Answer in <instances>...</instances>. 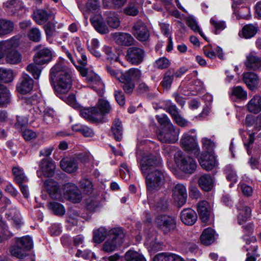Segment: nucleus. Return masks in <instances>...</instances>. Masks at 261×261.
Segmentation results:
<instances>
[{
	"mask_svg": "<svg viewBox=\"0 0 261 261\" xmlns=\"http://www.w3.org/2000/svg\"><path fill=\"white\" fill-rule=\"evenodd\" d=\"M14 29V24L11 20L0 19V36H4L11 33Z\"/></svg>",
	"mask_w": 261,
	"mask_h": 261,
	"instance_id": "obj_35",
	"label": "nucleus"
},
{
	"mask_svg": "<svg viewBox=\"0 0 261 261\" xmlns=\"http://www.w3.org/2000/svg\"><path fill=\"white\" fill-rule=\"evenodd\" d=\"M231 96L237 99L244 100L247 99V93L241 86H238L232 88Z\"/></svg>",
	"mask_w": 261,
	"mask_h": 261,
	"instance_id": "obj_38",
	"label": "nucleus"
},
{
	"mask_svg": "<svg viewBox=\"0 0 261 261\" xmlns=\"http://www.w3.org/2000/svg\"><path fill=\"white\" fill-rule=\"evenodd\" d=\"M181 221L187 225H193L197 219L195 212L191 208H185L180 213Z\"/></svg>",
	"mask_w": 261,
	"mask_h": 261,
	"instance_id": "obj_19",
	"label": "nucleus"
},
{
	"mask_svg": "<svg viewBox=\"0 0 261 261\" xmlns=\"http://www.w3.org/2000/svg\"><path fill=\"white\" fill-rule=\"evenodd\" d=\"M62 192L65 198L74 203H79L82 199L81 191L74 184H65L62 189Z\"/></svg>",
	"mask_w": 261,
	"mask_h": 261,
	"instance_id": "obj_10",
	"label": "nucleus"
},
{
	"mask_svg": "<svg viewBox=\"0 0 261 261\" xmlns=\"http://www.w3.org/2000/svg\"><path fill=\"white\" fill-rule=\"evenodd\" d=\"M136 156L139 168L147 183V154L146 144L145 142H140L138 144Z\"/></svg>",
	"mask_w": 261,
	"mask_h": 261,
	"instance_id": "obj_9",
	"label": "nucleus"
},
{
	"mask_svg": "<svg viewBox=\"0 0 261 261\" xmlns=\"http://www.w3.org/2000/svg\"><path fill=\"white\" fill-rule=\"evenodd\" d=\"M14 79L12 70L0 68V80L5 83L11 82Z\"/></svg>",
	"mask_w": 261,
	"mask_h": 261,
	"instance_id": "obj_50",
	"label": "nucleus"
},
{
	"mask_svg": "<svg viewBox=\"0 0 261 261\" xmlns=\"http://www.w3.org/2000/svg\"><path fill=\"white\" fill-rule=\"evenodd\" d=\"M172 197L178 207L184 205L187 197L186 187L183 185L177 184L172 190Z\"/></svg>",
	"mask_w": 261,
	"mask_h": 261,
	"instance_id": "obj_14",
	"label": "nucleus"
},
{
	"mask_svg": "<svg viewBox=\"0 0 261 261\" xmlns=\"http://www.w3.org/2000/svg\"><path fill=\"white\" fill-rule=\"evenodd\" d=\"M89 83V86L97 92H101L103 87V84L100 77L95 73L89 74L86 78Z\"/></svg>",
	"mask_w": 261,
	"mask_h": 261,
	"instance_id": "obj_25",
	"label": "nucleus"
},
{
	"mask_svg": "<svg viewBox=\"0 0 261 261\" xmlns=\"http://www.w3.org/2000/svg\"><path fill=\"white\" fill-rule=\"evenodd\" d=\"M152 261H185L179 255L172 253L164 252L156 255Z\"/></svg>",
	"mask_w": 261,
	"mask_h": 261,
	"instance_id": "obj_30",
	"label": "nucleus"
},
{
	"mask_svg": "<svg viewBox=\"0 0 261 261\" xmlns=\"http://www.w3.org/2000/svg\"><path fill=\"white\" fill-rule=\"evenodd\" d=\"M170 65L168 59L165 57H162L156 60L154 64L155 68L159 69H164L168 68Z\"/></svg>",
	"mask_w": 261,
	"mask_h": 261,
	"instance_id": "obj_58",
	"label": "nucleus"
},
{
	"mask_svg": "<svg viewBox=\"0 0 261 261\" xmlns=\"http://www.w3.org/2000/svg\"><path fill=\"white\" fill-rule=\"evenodd\" d=\"M179 134V129L173 124H170L163 128L158 138L163 143H174L178 140Z\"/></svg>",
	"mask_w": 261,
	"mask_h": 261,
	"instance_id": "obj_8",
	"label": "nucleus"
},
{
	"mask_svg": "<svg viewBox=\"0 0 261 261\" xmlns=\"http://www.w3.org/2000/svg\"><path fill=\"white\" fill-rule=\"evenodd\" d=\"M48 192L51 197L53 199H60L62 197V195H63L62 189L60 190L58 186L56 185L50 187L48 189Z\"/></svg>",
	"mask_w": 261,
	"mask_h": 261,
	"instance_id": "obj_59",
	"label": "nucleus"
},
{
	"mask_svg": "<svg viewBox=\"0 0 261 261\" xmlns=\"http://www.w3.org/2000/svg\"><path fill=\"white\" fill-rule=\"evenodd\" d=\"M81 188L87 194L91 193L93 191L92 182L87 179H83L80 181Z\"/></svg>",
	"mask_w": 261,
	"mask_h": 261,
	"instance_id": "obj_61",
	"label": "nucleus"
},
{
	"mask_svg": "<svg viewBox=\"0 0 261 261\" xmlns=\"http://www.w3.org/2000/svg\"><path fill=\"white\" fill-rule=\"evenodd\" d=\"M55 117V112L53 109L46 108L44 110L43 120L47 124L52 123Z\"/></svg>",
	"mask_w": 261,
	"mask_h": 261,
	"instance_id": "obj_56",
	"label": "nucleus"
},
{
	"mask_svg": "<svg viewBox=\"0 0 261 261\" xmlns=\"http://www.w3.org/2000/svg\"><path fill=\"white\" fill-rule=\"evenodd\" d=\"M95 107L98 113L97 116L99 119L101 118L103 115L109 113L111 110L110 103L103 98L99 99Z\"/></svg>",
	"mask_w": 261,
	"mask_h": 261,
	"instance_id": "obj_28",
	"label": "nucleus"
},
{
	"mask_svg": "<svg viewBox=\"0 0 261 261\" xmlns=\"http://www.w3.org/2000/svg\"><path fill=\"white\" fill-rule=\"evenodd\" d=\"M107 21L109 25L113 29H117L120 25V20L115 12H110L107 13Z\"/></svg>",
	"mask_w": 261,
	"mask_h": 261,
	"instance_id": "obj_47",
	"label": "nucleus"
},
{
	"mask_svg": "<svg viewBox=\"0 0 261 261\" xmlns=\"http://www.w3.org/2000/svg\"><path fill=\"white\" fill-rule=\"evenodd\" d=\"M90 20L94 28L98 33L104 34L109 32V29L103 21L101 15L96 14L91 17Z\"/></svg>",
	"mask_w": 261,
	"mask_h": 261,
	"instance_id": "obj_21",
	"label": "nucleus"
},
{
	"mask_svg": "<svg viewBox=\"0 0 261 261\" xmlns=\"http://www.w3.org/2000/svg\"><path fill=\"white\" fill-rule=\"evenodd\" d=\"M50 79L54 82L57 95L67 93L72 86L71 70L63 60L58 61L50 70Z\"/></svg>",
	"mask_w": 261,
	"mask_h": 261,
	"instance_id": "obj_1",
	"label": "nucleus"
},
{
	"mask_svg": "<svg viewBox=\"0 0 261 261\" xmlns=\"http://www.w3.org/2000/svg\"><path fill=\"white\" fill-rule=\"evenodd\" d=\"M243 81L250 89H253L258 84V78L253 72H246L243 74Z\"/></svg>",
	"mask_w": 261,
	"mask_h": 261,
	"instance_id": "obj_33",
	"label": "nucleus"
},
{
	"mask_svg": "<svg viewBox=\"0 0 261 261\" xmlns=\"http://www.w3.org/2000/svg\"><path fill=\"white\" fill-rule=\"evenodd\" d=\"M132 33L140 41H145L147 40V26L145 22L141 20L135 23Z\"/></svg>",
	"mask_w": 261,
	"mask_h": 261,
	"instance_id": "obj_16",
	"label": "nucleus"
},
{
	"mask_svg": "<svg viewBox=\"0 0 261 261\" xmlns=\"http://www.w3.org/2000/svg\"><path fill=\"white\" fill-rule=\"evenodd\" d=\"M80 113L83 118L92 122H96L99 120L97 116L98 113L94 107L81 109Z\"/></svg>",
	"mask_w": 261,
	"mask_h": 261,
	"instance_id": "obj_27",
	"label": "nucleus"
},
{
	"mask_svg": "<svg viewBox=\"0 0 261 261\" xmlns=\"http://www.w3.org/2000/svg\"><path fill=\"white\" fill-rule=\"evenodd\" d=\"M175 162L177 166L184 172L193 173L196 169V163L192 158L186 156L181 151H177L174 154Z\"/></svg>",
	"mask_w": 261,
	"mask_h": 261,
	"instance_id": "obj_6",
	"label": "nucleus"
},
{
	"mask_svg": "<svg viewBox=\"0 0 261 261\" xmlns=\"http://www.w3.org/2000/svg\"><path fill=\"white\" fill-rule=\"evenodd\" d=\"M53 54L49 49L44 48L41 49L34 57L35 63H31L27 66V71L32 74L34 79H38L41 69L36 64L43 65L47 63L51 60Z\"/></svg>",
	"mask_w": 261,
	"mask_h": 261,
	"instance_id": "obj_3",
	"label": "nucleus"
},
{
	"mask_svg": "<svg viewBox=\"0 0 261 261\" xmlns=\"http://www.w3.org/2000/svg\"><path fill=\"white\" fill-rule=\"evenodd\" d=\"M257 32V28L253 24H249L245 25L242 29V32L244 38L246 39L253 37Z\"/></svg>",
	"mask_w": 261,
	"mask_h": 261,
	"instance_id": "obj_46",
	"label": "nucleus"
},
{
	"mask_svg": "<svg viewBox=\"0 0 261 261\" xmlns=\"http://www.w3.org/2000/svg\"><path fill=\"white\" fill-rule=\"evenodd\" d=\"M245 64L249 69L255 70L261 69V59L255 55L250 54L247 57Z\"/></svg>",
	"mask_w": 261,
	"mask_h": 261,
	"instance_id": "obj_29",
	"label": "nucleus"
},
{
	"mask_svg": "<svg viewBox=\"0 0 261 261\" xmlns=\"http://www.w3.org/2000/svg\"><path fill=\"white\" fill-rule=\"evenodd\" d=\"M161 164L162 160L158 152L148 155V171L150 169L151 167L154 168L160 166Z\"/></svg>",
	"mask_w": 261,
	"mask_h": 261,
	"instance_id": "obj_44",
	"label": "nucleus"
},
{
	"mask_svg": "<svg viewBox=\"0 0 261 261\" xmlns=\"http://www.w3.org/2000/svg\"><path fill=\"white\" fill-rule=\"evenodd\" d=\"M144 55L145 51L142 48L133 46L128 48L126 58L129 63L138 65L143 61Z\"/></svg>",
	"mask_w": 261,
	"mask_h": 261,
	"instance_id": "obj_13",
	"label": "nucleus"
},
{
	"mask_svg": "<svg viewBox=\"0 0 261 261\" xmlns=\"http://www.w3.org/2000/svg\"><path fill=\"white\" fill-rule=\"evenodd\" d=\"M199 162L202 168L207 171L212 170L216 164L215 156L210 153L202 154Z\"/></svg>",
	"mask_w": 261,
	"mask_h": 261,
	"instance_id": "obj_20",
	"label": "nucleus"
},
{
	"mask_svg": "<svg viewBox=\"0 0 261 261\" xmlns=\"http://www.w3.org/2000/svg\"><path fill=\"white\" fill-rule=\"evenodd\" d=\"M181 146L185 150L191 151L195 155H199L200 149L195 138L188 134H185L180 140Z\"/></svg>",
	"mask_w": 261,
	"mask_h": 261,
	"instance_id": "obj_12",
	"label": "nucleus"
},
{
	"mask_svg": "<svg viewBox=\"0 0 261 261\" xmlns=\"http://www.w3.org/2000/svg\"><path fill=\"white\" fill-rule=\"evenodd\" d=\"M197 210L201 221L204 223L207 222L212 212L210 204L206 201H201L197 204Z\"/></svg>",
	"mask_w": 261,
	"mask_h": 261,
	"instance_id": "obj_17",
	"label": "nucleus"
},
{
	"mask_svg": "<svg viewBox=\"0 0 261 261\" xmlns=\"http://www.w3.org/2000/svg\"><path fill=\"white\" fill-rule=\"evenodd\" d=\"M198 183L201 189L205 191H211L214 186L212 176L207 174L201 175L198 180Z\"/></svg>",
	"mask_w": 261,
	"mask_h": 261,
	"instance_id": "obj_26",
	"label": "nucleus"
},
{
	"mask_svg": "<svg viewBox=\"0 0 261 261\" xmlns=\"http://www.w3.org/2000/svg\"><path fill=\"white\" fill-rule=\"evenodd\" d=\"M237 209L239 211L238 216V223L240 225L243 224L251 216V208L246 205H243L240 203L238 204Z\"/></svg>",
	"mask_w": 261,
	"mask_h": 261,
	"instance_id": "obj_23",
	"label": "nucleus"
},
{
	"mask_svg": "<svg viewBox=\"0 0 261 261\" xmlns=\"http://www.w3.org/2000/svg\"><path fill=\"white\" fill-rule=\"evenodd\" d=\"M113 38L117 44L123 46H131L135 41L133 37L126 33H115Z\"/></svg>",
	"mask_w": 261,
	"mask_h": 261,
	"instance_id": "obj_18",
	"label": "nucleus"
},
{
	"mask_svg": "<svg viewBox=\"0 0 261 261\" xmlns=\"http://www.w3.org/2000/svg\"><path fill=\"white\" fill-rule=\"evenodd\" d=\"M225 171L226 174V177L228 180L232 182L237 181V178L236 173L233 169L231 165H227L225 167Z\"/></svg>",
	"mask_w": 261,
	"mask_h": 261,
	"instance_id": "obj_60",
	"label": "nucleus"
},
{
	"mask_svg": "<svg viewBox=\"0 0 261 261\" xmlns=\"http://www.w3.org/2000/svg\"><path fill=\"white\" fill-rule=\"evenodd\" d=\"M174 76V69L170 68L165 73L163 80L161 82L162 86L164 88L169 89L172 83Z\"/></svg>",
	"mask_w": 261,
	"mask_h": 261,
	"instance_id": "obj_37",
	"label": "nucleus"
},
{
	"mask_svg": "<svg viewBox=\"0 0 261 261\" xmlns=\"http://www.w3.org/2000/svg\"><path fill=\"white\" fill-rule=\"evenodd\" d=\"M43 174L47 177L52 176L55 172L56 165L52 160L43 159L40 164Z\"/></svg>",
	"mask_w": 261,
	"mask_h": 261,
	"instance_id": "obj_22",
	"label": "nucleus"
},
{
	"mask_svg": "<svg viewBox=\"0 0 261 261\" xmlns=\"http://www.w3.org/2000/svg\"><path fill=\"white\" fill-rule=\"evenodd\" d=\"M60 167L65 172L73 173L77 169V163L73 158H64L60 161Z\"/></svg>",
	"mask_w": 261,
	"mask_h": 261,
	"instance_id": "obj_24",
	"label": "nucleus"
},
{
	"mask_svg": "<svg viewBox=\"0 0 261 261\" xmlns=\"http://www.w3.org/2000/svg\"><path fill=\"white\" fill-rule=\"evenodd\" d=\"M123 76L131 81L135 80L140 81L142 77V73L141 71L137 68H131L124 73Z\"/></svg>",
	"mask_w": 261,
	"mask_h": 261,
	"instance_id": "obj_48",
	"label": "nucleus"
},
{
	"mask_svg": "<svg viewBox=\"0 0 261 261\" xmlns=\"http://www.w3.org/2000/svg\"><path fill=\"white\" fill-rule=\"evenodd\" d=\"M107 236L109 237V231L104 227H100L94 231L93 239L95 243H100L105 240Z\"/></svg>",
	"mask_w": 261,
	"mask_h": 261,
	"instance_id": "obj_42",
	"label": "nucleus"
},
{
	"mask_svg": "<svg viewBox=\"0 0 261 261\" xmlns=\"http://www.w3.org/2000/svg\"><path fill=\"white\" fill-rule=\"evenodd\" d=\"M48 208L53 211L55 214L58 216H62L65 213L64 206L60 203L56 202H51L48 205Z\"/></svg>",
	"mask_w": 261,
	"mask_h": 261,
	"instance_id": "obj_52",
	"label": "nucleus"
},
{
	"mask_svg": "<svg viewBox=\"0 0 261 261\" xmlns=\"http://www.w3.org/2000/svg\"><path fill=\"white\" fill-rule=\"evenodd\" d=\"M214 230L210 228L205 229L200 237V240L201 243L208 246L212 244L215 241V235Z\"/></svg>",
	"mask_w": 261,
	"mask_h": 261,
	"instance_id": "obj_34",
	"label": "nucleus"
},
{
	"mask_svg": "<svg viewBox=\"0 0 261 261\" xmlns=\"http://www.w3.org/2000/svg\"><path fill=\"white\" fill-rule=\"evenodd\" d=\"M187 24L193 31L196 32H198L201 36H202L205 40H206L203 33L200 30L197 22L194 18L191 17H188L187 19Z\"/></svg>",
	"mask_w": 261,
	"mask_h": 261,
	"instance_id": "obj_53",
	"label": "nucleus"
},
{
	"mask_svg": "<svg viewBox=\"0 0 261 261\" xmlns=\"http://www.w3.org/2000/svg\"><path fill=\"white\" fill-rule=\"evenodd\" d=\"M8 218L12 220L13 225L16 227H20L21 224V220L19 212L16 209H12L10 212L7 213Z\"/></svg>",
	"mask_w": 261,
	"mask_h": 261,
	"instance_id": "obj_41",
	"label": "nucleus"
},
{
	"mask_svg": "<svg viewBox=\"0 0 261 261\" xmlns=\"http://www.w3.org/2000/svg\"><path fill=\"white\" fill-rule=\"evenodd\" d=\"M19 43V40L16 37L0 42V60L5 56L9 64H16L20 62L21 55L16 49Z\"/></svg>",
	"mask_w": 261,
	"mask_h": 261,
	"instance_id": "obj_2",
	"label": "nucleus"
},
{
	"mask_svg": "<svg viewBox=\"0 0 261 261\" xmlns=\"http://www.w3.org/2000/svg\"><path fill=\"white\" fill-rule=\"evenodd\" d=\"M119 81L123 84L122 87L126 93L130 94L133 92L135 88V83L133 81L122 76L119 79Z\"/></svg>",
	"mask_w": 261,
	"mask_h": 261,
	"instance_id": "obj_45",
	"label": "nucleus"
},
{
	"mask_svg": "<svg viewBox=\"0 0 261 261\" xmlns=\"http://www.w3.org/2000/svg\"><path fill=\"white\" fill-rule=\"evenodd\" d=\"M248 111L256 114L261 111V97L258 95L254 96L248 102L246 106Z\"/></svg>",
	"mask_w": 261,
	"mask_h": 261,
	"instance_id": "obj_31",
	"label": "nucleus"
},
{
	"mask_svg": "<svg viewBox=\"0 0 261 261\" xmlns=\"http://www.w3.org/2000/svg\"><path fill=\"white\" fill-rule=\"evenodd\" d=\"M156 118L158 122L165 127L169 126L170 124H172L170 119L165 114H161V115H157Z\"/></svg>",
	"mask_w": 261,
	"mask_h": 261,
	"instance_id": "obj_64",
	"label": "nucleus"
},
{
	"mask_svg": "<svg viewBox=\"0 0 261 261\" xmlns=\"http://www.w3.org/2000/svg\"><path fill=\"white\" fill-rule=\"evenodd\" d=\"M210 23L215 28V33L216 34H218L219 32L223 30L226 28L225 23L224 21L218 20L215 18L211 19Z\"/></svg>",
	"mask_w": 261,
	"mask_h": 261,
	"instance_id": "obj_57",
	"label": "nucleus"
},
{
	"mask_svg": "<svg viewBox=\"0 0 261 261\" xmlns=\"http://www.w3.org/2000/svg\"><path fill=\"white\" fill-rule=\"evenodd\" d=\"M33 79L27 73H23L17 85V90L21 94L29 93L33 89Z\"/></svg>",
	"mask_w": 261,
	"mask_h": 261,
	"instance_id": "obj_15",
	"label": "nucleus"
},
{
	"mask_svg": "<svg viewBox=\"0 0 261 261\" xmlns=\"http://www.w3.org/2000/svg\"><path fill=\"white\" fill-rule=\"evenodd\" d=\"M114 138L117 141H120L122 138V126L121 122L116 119L111 127Z\"/></svg>",
	"mask_w": 261,
	"mask_h": 261,
	"instance_id": "obj_36",
	"label": "nucleus"
},
{
	"mask_svg": "<svg viewBox=\"0 0 261 261\" xmlns=\"http://www.w3.org/2000/svg\"><path fill=\"white\" fill-rule=\"evenodd\" d=\"M12 173L16 181L18 184L27 181V178L24 173L23 170L20 167L18 166L14 167L12 168Z\"/></svg>",
	"mask_w": 261,
	"mask_h": 261,
	"instance_id": "obj_43",
	"label": "nucleus"
},
{
	"mask_svg": "<svg viewBox=\"0 0 261 261\" xmlns=\"http://www.w3.org/2000/svg\"><path fill=\"white\" fill-rule=\"evenodd\" d=\"M155 225L164 233H167L176 228V220L173 217L168 215H160L155 219Z\"/></svg>",
	"mask_w": 261,
	"mask_h": 261,
	"instance_id": "obj_11",
	"label": "nucleus"
},
{
	"mask_svg": "<svg viewBox=\"0 0 261 261\" xmlns=\"http://www.w3.org/2000/svg\"><path fill=\"white\" fill-rule=\"evenodd\" d=\"M10 100L9 90L4 85H0V107L9 103Z\"/></svg>",
	"mask_w": 261,
	"mask_h": 261,
	"instance_id": "obj_40",
	"label": "nucleus"
},
{
	"mask_svg": "<svg viewBox=\"0 0 261 261\" xmlns=\"http://www.w3.org/2000/svg\"><path fill=\"white\" fill-rule=\"evenodd\" d=\"M88 48L89 51L95 57L100 58L101 53L97 49L100 46L99 41L95 38L92 39L89 42H87Z\"/></svg>",
	"mask_w": 261,
	"mask_h": 261,
	"instance_id": "obj_39",
	"label": "nucleus"
},
{
	"mask_svg": "<svg viewBox=\"0 0 261 261\" xmlns=\"http://www.w3.org/2000/svg\"><path fill=\"white\" fill-rule=\"evenodd\" d=\"M24 250L20 245L17 244V245L12 246L10 248V252L12 255L14 256L17 258H22L25 256Z\"/></svg>",
	"mask_w": 261,
	"mask_h": 261,
	"instance_id": "obj_55",
	"label": "nucleus"
},
{
	"mask_svg": "<svg viewBox=\"0 0 261 261\" xmlns=\"http://www.w3.org/2000/svg\"><path fill=\"white\" fill-rule=\"evenodd\" d=\"M50 15V12L44 9H40L34 12L33 18L37 24L41 25L48 20Z\"/></svg>",
	"mask_w": 261,
	"mask_h": 261,
	"instance_id": "obj_32",
	"label": "nucleus"
},
{
	"mask_svg": "<svg viewBox=\"0 0 261 261\" xmlns=\"http://www.w3.org/2000/svg\"><path fill=\"white\" fill-rule=\"evenodd\" d=\"M168 179L167 175L160 170L148 171V194L159 191Z\"/></svg>",
	"mask_w": 261,
	"mask_h": 261,
	"instance_id": "obj_5",
	"label": "nucleus"
},
{
	"mask_svg": "<svg viewBox=\"0 0 261 261\" xmlns=\"http://www.w3.org/2000/svg\"><path fill=\"white\" fill-rule=\"evenodd\" d=\"M124 234L120 228H113L109 231V237L104 243L102 249L107 252H111L116 250L117 246L122 244Z\"/></svg>",
	"mask_w": 261,
	"mask_h": 261,
	"instance_id": "obj_4",
	"label": "nucleus"
},
{
	"mask_svg": "<svg viewBox=\"0 0 261 261\" xmlns=\"http://www.w3.org/2000/svg\"><path fill=\"white\" fill-rule=\"evenodd\" d=\"M29 39L34 42H39L41 38V34L40 30L37 28L31 29L28 33Z\"/></svg>",
	"mask_w": 261,
	"mask_h": 261,
	"instance_id": "obj_54",
	"label": "nucleus"
},
{
	"mask_svg": "<svg viewBox=\"0 0 261 261\" xmlns=\"http://www.w3.org/2000/svg\"><path fill=\"white\" fill-rule=\"evenodd\" d=\"M3 8L9 15L18 17H21L27 12L21 0H8L3 3Z\"/></svg>",
	"mask_w": 261,
	"mask_h": 261,
	"instance_id": "obj_7",
	"label": "nucleus"
},
{
	"mask_svg": "<svg viewBox=\"0 0 261 261\" xmlns=\"http://www.w3.org/2000/svg\"><path fill=\"white\" fill-rule=\"evenodd\" d=\"M17 244L20 245L24 249L29 250L33 246L32 238L29 236L22 237L17 241Z\"/></svg>",
	"mask_w": 261,
	"mask_h": 261,
	"instance_id": "obj_51",
	"label": "nucleus"
},
{
	"mask_svg": "<svg viewBox=\"0 0 261 261\" xmlns=\"http://www.w3.org/2000/svg\"><path fill=\"white\" fill-rule=\"evenodd\" d=\"M123 11L125 14L130 16H136L139 13V11L134 4H129Z\"/></svg>",
	"mask_w": 261,
	"mask_h": 261,
	"instance_id": "obj_62",
	"label": "nucleus"
},
{
	"mask_svg": "<svg viewBox=\"0 0 261 261\" xmlns=\"http://www.w3.org/2000/svg\"><path fill=\"white\" fill-rule=\"evenodd\" d=\"M124 257L127 261H146L145 258L142 255L133 250L127 251Z\"/></svg>",
	"mask_w": 261,
	"mask_h": 261,
	"instance_id": "obj_49",
	"label": "nucleus"
},
{
	"mask_svg": "<svg viewBox=\"0 0 261 261\" xmlns=\"http://www.w3.org/2000/svg\"><path fill=\"white\" fill-rule=\"evenodd\" d=\"M65 101L74 109H80V105L76 102L75 96L73 94H69L65 99Z\"/></svg>",
	"mask_w": 261,
	"mask_h": 261,
	"instance_id": "obj_63",
	"label": "nucleus"
}]
</instances>
